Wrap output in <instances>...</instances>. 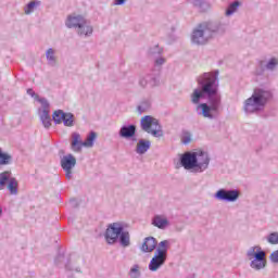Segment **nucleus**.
I'll use <instances>...</instances> for the list:
<instances>
[{"label":"nucleus","instance_id":"obj_1","mask_svg":"<svg viewBox=\"0 0 278 278\" xmlns=\"http://www.w3.org/2000/svg\"><path fill=\"white\" fill-rule=\"evenodd\" d=\"M227 23L220 21L200 23L191 33L192 45L198 47L207 45L214 36H223L227 31Z\"/></svg>","mask_w":278,"mask_h":278},{"label":"nucleus","instance_id":"obj_2","mask_svg":"<svg viewBox=\"0 0 278 278\" xmlns=\"http://www.w3.org/2000/svg\"><path fill=\"white\" fill-rule=\"evenodd\" d=\"M218 71L206 72L197 78L199 88H195L190 96L193 105H201V99L212 97L218 92Z\"/></svg>","mask_w":278,"mask_h":278},{"label":"nucleus","instance_id":"obj_3","mask_svg":"<svg viewBox=\"0 0 278 278\" xmlns=\"http://www.w3.org/2000/svg\"><path fill=\"white\" fill-rule=\"evenodd\" d=\"M270 99H273V92L269 90L254 89L252 96L243 103V112L245 114H257V112H262L266 108Z\"/></svg>","mask_w":278,"mask_h":278},{"label":"nucleus","instance_id":"obj_4","mask_svg":"<svg viewBox=\"0 0 278 278\" xmlns=\"http://www.w3.org/2000/svg\"><path fill=\"white\" fill-rule=\"evenodd\" d=\"M210 104L201 103L195 106V112L198 116H203V118H208L210 121H214L215 116L212 112H218L220 108V96H218V91L213 96H206Z\"/></svg>","mask_w":278,"mask_h":278},{"label":"nucleus","instance_id":"obj_5","mask_svg":"<svg viewBox=\"0 0 278 278\" xmlns=\"http://www.w3.org/2000/svg\"><path fill=\"white\" fill-rule=\"evenodd\" d=\"M170 242L168 240H163L159 243L157 249L154 252V256L149 263V270L151 273H156V270H160L161 266H164L166 264V260H168V245Z\"/></svg>","mask_w":278,"mask_h":278},{"label":"nucleus","instance_id":"obj_6","mask_svg":"<svg viewBox=\"0 0 278 278\" xmlns=\"http://www.w3.org/2000/svg\"><path fill=\"white\" fill-rule=\"evenodd\" d=\"M247 257L251 261L250 267L253 270H264L266 268V252L262 250V247H251L247 251Z\"/></svg>","mask_w":278,"mask_h":278},{"label":"nucleus","instance_id":"obj_7","mask_svg":"<svg viewBox=\"0 0 278 278\" xmlns=\"http://www.w3.org/2000/svg\"><path fill=\"white\" fill-rule=\"evenodd\" d=\"M141 129L147 134H151L154 138H162L164 136L160 121L150 115H146L141 118Z\"/></svg>","mask_w":278,"mask_h":278},{"label":"nucleus","instance_id":"obj_8","mask_svg":"<svg viewBox=\"0 0 278 278\" xmlns=\"http://www.w3.org/2000/svg\"><path fill=\"white\" fill-rule=\"evenodd\" d=\"M94 140H97L96 131H90L85 141H81V135H79V132H73L72 149L75 152L81 151V147H86V149H92L94 147Z\"/></svg>","mask_w":278,"mask_h":278},{"label":"nucleus","instance_id":"obj_9","mask_svg":"<svg viewBox=\"0 0 278 278\" xmlns=\"http://www.w3.org/2000/svg\"><path fill=\"white\" fill-rule=\"evenodd\" d=\"M124 229H125V223L123 222H115V223L109 224L104 233V238L108 244H116Z\"/></svg>","mask_w":278,"mask_h":278},{"label":"nucleus","instance_id":"obj_10","mask_svg":"<svg viewBox=\"0 0 278 278\" xmlns=\"http://www.w3.org/2000/svg\"><path fill=\"white\" fill-rule=\"evenodd\" d=\"M214 199L217 201H225L226 203H236L238 199H240V190L238 189H218L215 194Z\"/></svg>","mask_w":278,"mask_h":278},{"label":"nucleus","instance_id":"obj_11","mask_svg":"<svg viewBox=\"0 0 278 278\" xmlns=\"http://www.w3.org/2000/svg\"><path fill=\"white\" fill-rule=\"evenodd\" d=\"M212 159L206 151H195V173H205L210 168V162Z\"/></svg>","mask_w":278,"mask_h":278},{"label":"nucleus","instance_id":"obj_12","mask_svg":"<svg viewBox=\"0 0 278 278\" xmlns=\"http://www.w3.org/2000/svg\"><path fill=\"white\" fill-rule=\"evenodd\" d=\"M75 166H77V159L75 155L67 154L61 159V167L63 168L65 177L68 179V181L73 179V168H75Z\"/></svg>","mask_w":278,"mask_h":278},{"label":"nucleus","instance_id":"obj_13","mask_svg":"<svg viewBox=\"0 0 278 278\" xmlns=\"http://www.w3.org/2000/svg\"><path fill=\"white\" fill-rule=\"evenodd\" d=\"M180 164L185 170H192V173H197V151L185 152L180 156Z\"/></svg>","mask_w":278,"mask_h":278},{"label":"nucleus","instance_id":"obj_14","mask_svg":"<svg viewBox=\"0 0 278 278\" xmlns=\"http://www.w3.org/2000/svg\"><path fill=\"white\" fill-rule=\"evenodd\" d=\"M85 21L86 17H84V15L71 14L67 16L65 25L68 29H75V31H77Z\"/></svg>","mask_w":278,"mask_h":278},{"label":"nucleus","instance_id":"obj_15","mask_svg":"<svg viewBox=\"0 0 278 278\" xmlns=\"http://www.w3.org/2000/svg\"><path fill=\"white\" fill-rule=\"evenodd\" d=\"M139 86L141 88H155L160 86V78L153 74H147L139 77Z\"/></svg>","mask_w":278,"mask_h":278},{"label":"nucleus","instance_id":"obj_16","mask_svg":"<svg viewBox=\"0 0 278 278\" xmlns=\"http://www.w3.org/2000/svg\"><path fill=\"white\" fill-rule=\"evenodd\" d=\"M119 138H124V140H134L136 141V125L129 124V125H123L118 130Z\"/></svg>","mask_w":278,"mask_h":278},{"label":"nucleus","instance_id":"obj_17","mask_svg":"<svg viewBox=\"0 0 278 278\" xmlns=\"http://www.w3.org/2000/svg\"><path fill=\"white\" fill-rule=\"evenodd\" d=\"M94 31V27L90 23V21L86 20L79 28L76 29L77 36L80 38H90Z\"/></svg>","mask_w":278,"mask_h":278},{"label":"nucleus","instance_id":"obj_18","mask_svg":"<svg viewBox=\"0 0 278 278\" xmlns=\"http://www.w3.org/2000/svg\"><path fill=\"white\" fill-rule=\"evenodd\" d=\"M154 249H157V239L155 237H147L141 245L142 253H153Z\"/></svg>","mask_w":278,"mask_h":278},{"label":"nucleus","instance_id":"obj_19","mask_svg":"<svg viewBox=\"0 0 278 278\" xmlns=\"http://www.w3.org/2000/svg\"><path fill=\"white\" fill-rule=\"evenodd\" d=\"M153 227H157V229H166L170 225L168 218L164 215H154L152 218Z\"/></svg>","mask_w":278,"mask_h":278},{"label":"nucleus","instance_id":"obj_20","mask_svg":"<svg viewBox=\"0 0 278 278\" xmlns=\"http://www.w3.org/2000/svg\"><path fill=\"white\" fill-rule=\"evenodd\" d=\"M150 149H151V141L147 139H140L136 147V153L138 155H144V153H147V151H149Z\"/></svg>","mask_w":278,"mask_h":278},{"label":"nucleus","instance_id":"obj_21","mask_svg":"<svg viewBox=\"0 0 278 278\" xmlns=\"http://www.w3.org/2000/svg\"><path fill=\"white\" fill-rule=\"evenodd\" d=\"M117 240L119 241L121 247L124 249H127V247L131 245V235H129V231L125 230V228L121 232Z\"/></svg>","mask_w":278,"mask_h":278},{"label":"nucleus","instance_id":"obj_22","mask_svg":"<svg viewBox=\"0 0 278 278\" xmlns=\"http://www.w3.org/2000/svg\"><path fill=\"white\" fill-rule=\"evenodd\" d=\"M40 5H42V2H40V0H33L24 7V13L29 16V14H34V12H36V9L40 8Z\"/></svg>","mask_w":278,"mask_h":278},{"label":"nucleus","instance_id":"obj_23","mask_svg":"<svg viewBox=\"0 0 278 278\" xmlns=\"http://www.w3.org/2000/svg\"><path fill=\"white\" fill-rule=\"evenodd\" d=\"M240 8H242V2H240L239 0H235L226 9L225 16H233V14H236V12L240 10Z\"/></svg>","mask_w":278,"mask_h":278},{"label":"nucleus","instance_id":"obj_24","mask_svg":"<svg viewBox=\"0 0 278 278\" xmlns=\"http://www.w3.org/2000/svg\"><path fill=\"white\" fill-rule=\"evenodd\" d=\"M46 59L49 66H58V56H55V49L49 48L46 51Z\"/></svg>","mask_w":278,"mask_h":278},{"label":"nucleus","instance_id":"obj_25","mask_svg":"<svg viewBox=\"0 0 278 278\" xmlns=\"http://www.w3.org/2000/svg\"><path fill=\"white\" fill-rule=\"evenodd\" d=\"M39 118L45 127V129H49L51 127V115L50 112L39 111Z\"/></svg>","mask_w":278,"mask_h":278},{"label":"nucleus","instance_id":"obj_26","mask_svg":"<svg viewBox=\"0 0 278 278\" xmlns=\"http://www.w3.org/2000/svg\"><path fill=\"white\" fill-rule=\"evenodd\" d=\"M12 154L3 152V150L0 148V166H8L12 164Z\"/></svg>","mask_w":278,"mask_h":278},{"label":"nucleus","instance_id":"obj_27","mask_svg":"<svg viewBox=\"0 0 278 278\" xmlns=\"http://www.w3.org/2000/svg\"><path fill=\"white\" fill-rule=\"evenodd\" d=\"M63 125L65 127H74L75 126V115L73 113H66L63 114Z\"/></svg>","mask_w":278,"mask_h":278},{"label":"nucleus","instance_id":"obj_28","mask_svg":"<svg viewBox=\"0 0 278 278\" xmlns=\"http://www.w3.org/2000/svg\"><path fill=\"white\" fill-rule=\"evenodd\" d=\"M128 277H130V278L142 277V271H141L140 265H138V264L132 265L128 271Z\"/></svg>","mask_w":278,"mask_h":278},{"label":"nucleus","instance_id":"obj_29","mask_svg":"<svg viewBox=\"0 0 278 278\" xmlns=\"http://www.w3.org/2000/svg\"><path fill=\"white\" fill-rule=\"evenodd\" d=\"M8 190L10 194H18V181H16V178H10Z\"/></svg>","mask_w":278,"mask_h":278},{"label":"nucleus","instance_id":"obj_30","mask_svg":"<svg viewBox=\"0 0 278 278\" xmlns=\"http://www.w3.org/2000/svg\"><path fill=\"white\" fill-rule=\"evenodd\" d=\"M52 121H54L55 125H62L64 121V111L56 110L52 114Z\"/></svg>","mask_w":278,"mask_h":278},{"label":"nucleus","instance_id":"obj_31","mask_svg":"<svg viewBox=\"0 0 278 278\" xmlns=\"http://www.w3.org/2000/svg\"><path fill=\"white\" fill-rule=\"evenodd\" d=\"M139 114H144V112H149L151 110V101L143 100L137 108Z\"/></svg>","mask_w":278,"mask_h":278},{"label":"nucleus","instance_id":"obj_32","mask_svg":"<svg viewBox=\"0 0 278 278\" xmlns=\"http://www.w3.org/2000/svg\"><path fill=\"white\" fill-rule=\"evenodd\" d=\"M37 101L39 103H41V109H39V113L40 112H51L50 108L51 105L49 104V100H47L46 98H38Z\"/></svg>","mask_w":278,"mask_h":278},{"label":"nucleus","instance_id":"obj_33","mask_svg":"<svg viewBox=\"0 0 278 278\" xmlns=\"http://www.w3.org/2000/svg\"><path fill=\"white\" fill-rule=\"evenodd\" d=\"M10 175H12L11 172H3L0 174V190H3V186L10 181Z\"/></svg>","mask_w":278,"mask_h":278},{"label":"nucleus","instance_id":"obj_34","mask_svg":"<svg viewBox=\"0 0 278 278\" xmlns=\"http://www.w3.org/2000/svg\"><path fill=\"white\" fill-rule=\"evenodd\" d=\"M278 66V59L271 58L269 61L265 64V68L267 71H275Z\"/></svg>","mask_w":278,"mask_h":278},{"label":"nucleus","instance_id":"obj_35","mask_svg":"<svg viewBox=\"0 0 278 278\" xmlns=\"http://www.w3.org/2000/svg\"><path fill=\"white\" fill-rule=\"evenodd\" d=\"M269 244H278V232H271L266 237Z\"/></svg>","mask_w":278,"mask_h":278},{"label":"nucleus","instance_id":"obj_36","mask_svg":"<svg viewBox=\"0 0 278 278\" xmlns=\"http://www.w3.org/2000/svg\"><path fill=\"white\" fill-rule=\"evenodd\" d=\"M163 51L164 50L162 48H160V46H154L149 49V54L150 55H162Z\"/></svg>","mask_w":278,"mask_h":278},{"label":"nucleus","instance_id":"obj_37","mask_svg":"<svg viewBox=\"0 0 278 278\" xmlns=\"http://www.w3.org/2000/svg\"><path fill=\"white\" fill-rule=\"evenodd\" d=\"M181 142H182V144H190V142H192V135L190 132L186 131L182 135Z\"/></svg>","mask_w":278,"mask_h":278},{"label":"nucleus","instance_id":"obj_38","mask_svg":"<svg viewBox=\"0 0 278 278\" xmlns=\"http://www.w3.org/2000/svg\"><path fill=\"white\" fill-rule=\"evenodd\" d=\"M164 64H166V59L164 56H159L154 60V66L156 67L164 66Z\"/></svg>","mask_w":278,"mask_h":278},{"label":"nucleus","instance_id":"obj_39","mask_svg":"<svg viewBox=\"0 0 278 278\" xmlns=\"http://www.w3.org/2000/svg\"><path fill=\"white\" fill-rule=\"evenodd\" d=\"M269 261L271 264H278V250H275L270 255H269Z\"/></svg>","mask_w":278,"mask_h":278},{"label":"nucleus","instance_id":"obj_40","mask_svg":"<svg viewBox=\"0 0 278 278\" xmlns=\"http://www.w3.org/2000/svg\"><path fill=\"white\" fill-rule=\"evenodd\" d=\"M27 94H29L30 97H34L37 101H38V99H40V97H38V94H36L34 89H31V88L27 89Z\"/></svg>","mask_w":278,"mask_h":278},{"label":"nucleus","instance_id":"obj_41","mask_svg":"<svg viewBox=\"0 0 278 278\" xmlns=\"http://www.w3.org/2000/svg\"><path fill=\"white\" fill-rule=\"evenodd\" d=\"M62 262H64V254H59L55 258V264L58 266H60V264H62Z\"/></svg>","mask_w":278,"mask_h":278},{"label":"nucleus","instance_id":"obj_42","mask_svg":"<svg viewBox=\"0 0 278 278\" xmlns=\"http://www.w3.org/2000/svg\"><path fill=\"white\" fill-rule=\"evenodd\" d=\"M127 3V0H114L113 4L114 5H125Z\"/></svg>","mask_w":278,"mask_h":278},{"label":"nucleus","instance_id":"obj_43","mask_svg":"<svg viewBox=\"0 0 278 278\" xmlns=\"http://www.w3.org/2000/svg\"><path fill=\"white\" fill-rule=\"evenodd\" d=\"M193 5L201 8V5H203V0H191Z\"/></svg>","mask_w":278,"mask_h":278},{"label":"nucleus","instance_id":"obj_44","mask_svg":"<svg viewBox=\"0 0 278 278\" xmlns=\"http://www.w3.org/2000/svg\"><path fill=\"white\" fill-rule=\"evenodd\" d=\"M65 268H66L67 270H73V267L71 266V263H67V264L65 265Z\"/></svg>","mask_w":278,"mask_h":278},{"label":"nucleus","instance_id":"obj_45","mask_svg":"<svg viewBox=\"0 0 278 278\" xmlns=\"http://www.w3.org/2000/svg\"><path fill=\"white\" fill-rule=\"evenodd\" d=\"M256 75H264V72L263 71L256 72Z\"/></svg>","mask_w":278,"mask_h":278},{"label":"nucleus","instance_id":"obj_46","mask_svg":"<svg viewBox=\"0 0 278 278\" xmlns=\"http://www.w3.org/2000/svg\"><path fill=\"white\" fill-rule=\"evenodd\" d=\"M1 214H3V210L0 207V216H1Z\"/></svg>","mask_w":278,"mask_h":278},{"label":"nucleus","instance_id":"obj_47","mask_svg":"<svg viewBox=\"0 0 278 278\" xmlns=\"http://www.w3.org/2000/svg\"><path fill=\"white\" fill-rule=\"evenodd\" d=\"M71 203H75V199L71 200Z\"/></svg>","mask_w":278,"mask_h":278},{"label":"nucleus","instance_id":"obj_48","mask_svg":"<svg viewBox=\"0 0 278 278\" xmlns=\"http://www.w3.org/2000/svg\"><path fill=\"white\" fill-rule=\"evenodd\" d=\"M76 271H77V273H79V269H78V268H76Z\"/></svg>","mask_w":278,"mask_h":278}]
</instances>
